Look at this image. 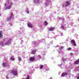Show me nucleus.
Masks as SVG:
<instances>
[{
	"instance_id": "f3484780",
	"label": "nucleus",
	"mask_w": 79,
	"mask_h": 79,
	"mask_svg": "<svg viewBox=\"0 0 79 79\" xmlns=\"http://www.w3.org/2000/svg\"><path fill=\"white\" fill-rule=\"evenodd\" d=\"M11 5H10L8 6V9H10V8H11Z\"/></svg>"
},
{
	"instance_id": "20e7f679",
	"label": "nucleus",
	"mask_w": 79,
	"mask_h": 79,
	"mask_svg": "<svg viewBox=\"0 0 79 79\" xmlns=\"http://www.w3.org/2000/svg\"><path fill=\"white\" fill-rule=\"evenodd\" d=\"M30 61H34V60H35V58L32 57H31L30 58H29V59Z\"/></svg>"
},
{
	"instance_id": "cd10ccee",
	"label": "nucleus",
	"mask_w": 79,
	"mask_h": 79,
	"mask_svg": "<svg viewBox=\"0 0 79 79\" xmlns=\"http://www.w3.org/2000/svg\"><path fill=\"white\" fill-rule=\"evenodd\" d=\"M62 28H63V27H64V26L63 25H62Z\"/></svg>"
},
{
	"instance_id": "0eeeda50",
	"label": "nucleus",
	"mask_w": 79,
	"mask_h": 79,
	"mask_svg": "<svg viewBox=\"0 0 79 79\" xmlns=\"http://www.w3.org/2000/svg\"><path fill=\"white\" fill-rule=\"evenodd\" d=\"M78 63H79V59H78L77 60L75 61V62L74 63V64H77Z\"/></svg>"
},
{
	"instance_id": "bb28decb",
	"label": "nucleus",
	"mask_w": 79,
	"mask_h": 79,
	"mask_svg": "<svg viewBox=\"0 0 79 79\" xmlns=\"http://www.w3.org/2000/svg\"><path fill=\"white\" fill-rule=\"evenodd\" d=\"M60 49H63V47H60Z\"/></svg>"
},
{
	"instance_id": "e433bc0d",
	"label": "nucleus",
	"mask_w": 79,
	"mask_h": 79,
	"mask_svg": "<svg viewBox=\"0 0 79 79\" xmlns=\"http://www.w3.org/2000/svg\"><path fill=\"white\" fill-rule=\"evenodd\" d=\"M12 14H13V12L12 13Z\"/></svg>"
},
{
	"instance_id": "473e14b6",
	"label": "nucleus",
	"mask_w": 79,
	"mask_h": 79,
	"mask_svg": "<svg viewBox=\"0 0 79 79\" xmlns=\"http://www.w3.org/2000/svg\"><path fill=\"white\" fill-rule=\"evenodd\" d=\"M7 2H8V3H9V0H8V1H7Z\"/></svg>"
},
{
	"instance_id": "f8f14e48",
	"label": "nucleus",
	"mask_w": 79,
	"mask_h": 79,
	"mask_svg": "<svg viewBox=\"0 0 79 79\" xmlns=\"http://www.w3.org/2000/svg\"><path fill=\"white\" fill-rule=\"evenodd\" d=\"M37 58L38 60H39L41 58V56L40 55H38L37 56Z\"/></svg>"
},
{
	"instance_id": "c9c22d12",
	"label": "nucleus",
	"mask_w": 79,
	"mask_h": 79,
	"mask_svg": "<svg viewBox=\"0 0 79 79\" xmlns=\"http://www.w3.org/2000/svg\"><path fill=\"white\" fill-rule=\"evenodd\" d=\"M0 16H1V15L0 14Z\"/></svg>"
},
{
	"instance_id": "c756f323",
	"label": "nucleus",
	"mask_w": 79,
	"mask_h": 79,
	"mask_svg": "<svg viewBox=\"0 0 79 79\" xmlns=\"http://www.w3.org/2000/svg\"><path fill=\"white\" fill-rule=\"evenodd\" d=\"M77 79H79V76L77 77Z\"/></svg>"
},
{
	"instance_id": "dca6fc26",
	"label": "nucleus",
	"mask_w": 79,
	"mask_h": 79,
	"mask_svg": "<svg viewBox=\"0 0 79 79\" xmlns=\"http://www.w3.org/2000/svg\"><path fill=\"white\" fill-rule=\"evenodd\" d=\"M36 44V42L35 41H33L32 42V44Z\"/></svg>"
},
{
	"instance_id": "a211bd4d",
	"label": "nucleus",
	"mask_w": 79,
	"mask_h": 79,
	"mask_svg": "<svg viewBox=\"0 0 79 79\" xmlns=\"http://www.w3.org/2000/svg\"><path fill=\"white\" fill-rule=\"evenodd\" d=\"M26 79H30L29 78V75H27V78H26Z\"/></svg>"
},
{
	"instance_id": "f03ea898",
	"label": "nucleus",
	"mask_w": 79,
	"mask_h": 79,
	"mask_svg": "<svg viewBox=\"0 0 79 79\" xmlns=\"http://www.w3.org/2000/svg\"><path fill=\"white\" fill-rule=\"evenodd\" d=\"M11 39H9L8 41L6 43L5 45H8V44H11Z\"/></svg>"
},
{
	"instance_id": "2eb2a0df",
	"label": "nucleus",
	"mask_w": 79,
	"mask_h": 79,
	"mask_svg": "<svg viewBox=\"0 0 79 79\" xmlns=\"http://www.w3.org/2000/svg\"><path fill=\"white\" fill-rule=\"evenodd\" d=\"M43 67H44L43 65H40V69H42V68H43Z\"/></svg>"
},
{
	"instance_id": "f704fd0d",
	"label": "nucleus",
	"mask_w": 79,
	"mask_h": 79,
	"mask_svg": "<svg viewBox=\"0 0 79 79\" xmlns=\"http://www.w3.org/2000/svg\"><path fill=\"white\" fill-rule=\"evenodd\" d=\"M63 5V6H64V5Z\"/></svg>"
},
{
	"instance_id": "39448f33",
	"label": "nucleus",
	"mask_w": 79,
	"mask_h": 79,
	"mask_svg": "<svg viewBox=\"0 0 79 79\" xmlns=\"http://www.w3.org/2000/svg\"><path fill=\"white\" fill-rule=\"evenodd\" d=\"M54 29H55V27H51L49 29V31H53Z\"/></svg>"
},
{
	"instance_id": "72a5a7b5",
	"label": "nucleus",
	"mask_w": 79,
	"mask_h": 79,
	"mask_svg": "<svg viewBox=\"0 0 79 79\" xmlns=\"http://www.w3.org/2000/svg\"><path fill=\"white\" fill-rule=\"evenodd\" d=\"M6 6V4H5V6Z\"/></svg>"
},
{
	"instance_id": "4468645a",
	"label": "nucleus",
	"mask_w": 79,
	"mask_h": 79,
	"mask_svg": "<svg viewBox=\"0 0 79 79\" xmlns=\"http://www.w3.org/2000/svg\"><path fill=\"white\" fill-rule=\"evenodd\" d=\"M65 3H67V4H68V5H70V3H69V2L68 1L67 2H65Z\"/></svg>"
},
{
	"instance_id": "a878e982",
	"label": "nucleus",
	"mask_w": 79,
	"mask_h": 79,
	"mask_svg": "<svg viewBox=\"0 0 79 79\" xmlns=\"http://www.w3.org/2000/svg\"><path fill=\"white\" fill-rule=\"evenodd\" d=\"M73 53H71L70 54V56H73Z\"/></svg>"
},
{
	"instance_id": "423d86ee",
	"label": "nucleus",
	"mask_w": 79,
	"mask_h": 79,
	"mask_svg": "<svg viewBox=\"0 0 79 79\" xmlns=\"http://www.w3.org/2000/svg\"><path fill=\"white\" fill-rule=\"evenodd\" d=\"M65 75H68V73L66 72H64L62 73L61 75V76H62V77H63Z\"/></svg>"
},
{
	"instance_id": "f257e3e1",
	"label": "nucleus",
	"mask_w": 79,
	"mask_h": 79,
	"mask_svg": "<svg viewBox=\"0 0 79 79\" xmlns=\"http://www.w3.org/2000/svg\"><path fill=\"white\" fill-rule=\"evenodd\" d=\"M12 74H13L14 76H17L18 74V71L13 70L11 72Z\"/></svg>"
},
{
	"instance_id": "ddd939ff",
	"label": "nucleus",
	"mask_w": 79,
	"mask_h": 79,
	"mask_svg": "<svg viewBox=\"0 0 79 79\" xmlns=\"http://www.w3.org/2000/svg\"><path fill=\"white\" fill-rule=\"evenodd\" d=\"M34 2L35 3H37L39 2V0H34Z\"/></svg>"
},
{
	"instance_id": "c85d7f7f",
	"label": "nucleus",
	"mask_w": 79,
	"mask_h": 79,
	"mask_svg": "<svg viewBox=\"0 0 79 79\" xmlns=\"http://www.w3.org/2000/svg\"><path fill=\"white\" fill-rule=\"evenodd\" d=\"M10 4L11 5H13V3L11 2V3H10Z\"/></svg>"
},
{
	"instance_id": "9d476101",
	"label": "nucleus",
	"mask_w": 79,
	"mask_h": 79,
	"mask_svg": "<svg viewBox=\"0 0 79 79\" xmlns=\"http://www.w3.org/2000/svg\"><path fill=\"white\" fill-rule=\"evenodd\" d=\"M3 37V35L2 34V31H0V37Z\"/></svg>"
},
{
	"instance_id": "2f4dec72",
	"label": "nucleus",
	"mask_w": 79,
	"mask_h": 79,
	"mask_svg": "<svg viewBox=\"0 0 79 79\" xmlns=\"http://www.w3.org/2000/svg\"><path fill=\"white\" fill-rule=\"evenodd\" d=\"M60 35L61 36L62 35H63V33H62Z\"/></svg>"
},
{
	"instance_id": "b1692460",
	"label": "nucleus",
	"mask_w": 79,
	"mask_h": 79,
	"mask_svg": "<svg viewBox=\"0 0 79 79\" xmlns=\"http://www.w3.org/2000/svg\"><path fill=\"white\" fill-rule=\"evenodd\" d=\"M27 13H28V14H29V11H28V10L27 11Z\"/></svg>"
},
{
	"instance_id": "5701e85b",
	"label": "nucleus",
	"mask_w": 79,
	"mask_h": 79,
	"mask_svg": "<svg viewBox=\"0 0 79 79\" xmlns=\"http://www.w3.org/2000/svg\"><path fill=\"white\" fill-rule=\"evenodd\" d=\"M71 49V48H68L67 49L68 50V51L70 50Z\"/></svg>"
},
{
	"instance_id": "412c9836",
	"label": "nucleus",
	"mask_w": 79,
	"mask_h": 79,
	"mask_svg": "<svg viewBox=\"0 0 79 79\" xmlns=\"http://www.w3.org/2000/svg\"><path fill=\"white\" fill-rule=\"evenodd\" d=\"M18 60L19 61H21V58L20 57H19Z\"/></svg>"
},
{
	"instance_id": "7c9ffc66",
	"label": "nucleus",
	"mask_w": 79,
	"mask_h": 79,
	"mask_svg": "<svg viewBox=\"0 0 79 79\" xmlns=\"http://www.w3.org/2000/svg\"><path fill=\"white\" fill-rule=\"evenodd\" d=\"M7 9H8V8L7 7H6V8L5 9V10H7Z\"/></svg>"
},
{
	"instance_id": "393cba45",
	"label": "nucleus",
	"mask_w": 79,
	"mask_h": 79,
	"mask_svg": "<svg viewBox=\"0 0 79 79\" xmlns=\"http://www.w3.org/2000/svg\"><path fill=\"white\" fill-rule=\"evenodd\" d=\"M66 59H63V61H66Z\"/></svg>"
},
{
	"instance_id": "9b49d317",
	"label": "nucleus",
	"mask_w": 79,
	"mask_h": 79,
	"mask_svg": "<svg viewBox=\"0 0 79 79\" xmlns=\"http://www.w3.org/2000/svg\"><path fill=\"white\" fill-rule=\"evenodd\" d=\"M7 64H6V63H3L2 64V66L4 67H6V66Z\"/></svg>"
},
{
	"instance_id": "1a4fd4ad",
	"label": "nucleus",
	"mask_w": 79,
	"mask_h": 79,
	"mask_svg": "<svg viewBox=\"0 0 79 79\" xmlns=\"http://www.w3.org/2000/svg\"><path fill=\"white\" fill-rule=\"evenodd\" d=\"M36 52H37L36 50H33L32 52H31V54H35Z\"/></svg>"
},
{
	"instance_id": "4be33fe9",
	"label": "nucleus",
	"mask_w": 79,
	"mask_h": 79,
	"mask_svg": "<svg viewBox=\"0 0 79 79\" xmlns=\"http://www.w3.org/2000/svg\"><path fill=\"white\" fill-rule=\"evenodd\" d=\"M10 59L11 60H13V61L15 60V58H11Z\"/></svg>"
},
{
	"instance_id": "6e6552de",
	"label": "nucleus",
	"mask_w": 79,
	"mask_h": 79,
	"mask_svg": "<svg viewBox=\"0 0 79 79\" xmlns=\"http://www.w3.org/2000/svg\"><path fill=\"white\" fill-rule=\"evenodd\" d=\"M27 26L28 27H30L31 28H32V27H33L32 25L29 23L27 24Z\"/></svg>"
},
{
	"instance_id": "7ed1b4c3",
	"label": "nucleus",
	"mask_w": 79,
	"mask_h": 79,
	"mask_svg": "<svg viewBox=\"0 0 79 79\" xmlns=\"http://www.w3.org/2000/svg\"><path fill=\"white\" fill-rule=\"evenodd\" d=\"M71 43H72V44H73L74 47H75V46H76V41H75V40H71Z\"/></svg>"
},
{
	"instance_id": "aec40b11",
	"label": "nucleus",
	"mask_w": 79,
	"mask_h": 79,
	"mask_svg": "<svg viewBox=\"0 0 79 79\" xmlns=\"http://www.w3.org/2000/svg\"><path fill=\"white\" fill-rule=\"evenodd\" d=\"M44 24H45V25H47V24H48V23L47 22V21H45L44 22Z\"/></svg>"
},
{
	"instance_id": "6ab92c4d",
	"label": "nucleus",
	"mask_w": 79,
	"mask_h": 79,
	"mask_svg": "<svg viewBox=\"0 0 79 79\" xmlns=\"http://www.w3.org/2000/svg\"><path fill=\"white\" fill-rule=\"evenodd\" d=\"M11 19V16L10 17L7 19L8 20H10Z\"/></svg>"
}]
</instances>
